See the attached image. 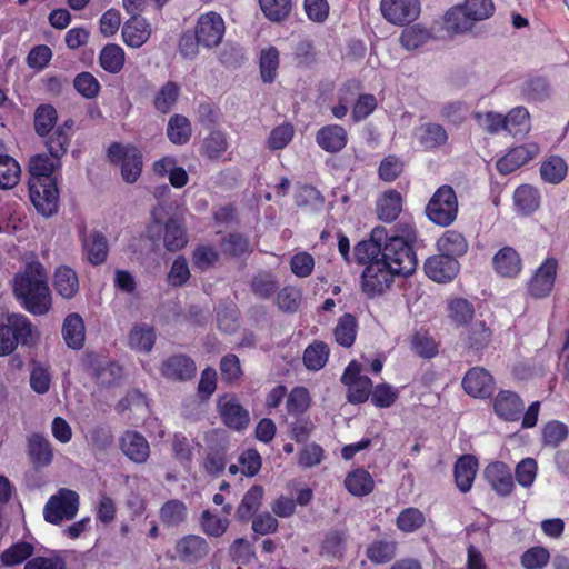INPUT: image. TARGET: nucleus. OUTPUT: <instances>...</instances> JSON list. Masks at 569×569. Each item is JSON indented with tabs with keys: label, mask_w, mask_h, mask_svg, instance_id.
<instances>
[{
	"label": "nucleus",
	"mask_w": 569,
	"mask_h": 569,
	"mask_svg": "<svg viewBox=\"0 0 569 569\" xmlns=\"http://www.w3.org/2000/svg\"><path fill=\"white\" fill-rule=\"evenodd\" d=\"M38 339L39 331L27 316L12 312L0 319V357L12 355L19 345L33 347Z\"/></svg>",
	"instance_id": "obj_4"
},
{
	"label": "nucleus",
	"mask_w": 569,
	"mask_h": 569,
	"mask_svg": "<svg viewBox=\"0 0 569 569\" xmlns=\"http://www.w3.org/2000/svg\"><path fill=\"white\" fill-rule=\"evenodd\" d=\"M410 350L421 359L430 360L438 356L439 343L431 333L423 328L415 330L409 337Z\"/></svg>",
	"instance_id": "obj_38"
},
{
	"label": "nucleus",
	"mask_w": 569,
	"mask_h": 569,
	"mask_svg": "<svg viewBox=\"0 0 569 569\" xmlns=\"http://www.w3.org/2000/svg\"><path fill=\"white\" fill-rule=\"evenodd\" d=\"M61 159L42 153L29 161V197L38 213L47 218L59 209V188L53 172L61 167Z\"/></svg>",
	"instance_id": "obj_1"
},
{
	"label": "nucleus",
	"mask_w": 569,
	"mask_h": 569,
	"mask_svg": "<svg viewBox=\"0 0 569 569\" xmlns=\"http://www.w3.org/2000/svg\"><path fill=\"white\" fill-rule=\"evenodd\" d=\"M264 18L271 22L286 21L292 11V0H258Z\"/></svg>",
	"instance_id": "obj_57"
},
{
	"label": "nucleus",
	"mask_w": 569,
	"mask_h": 569,
	"mask_svg": "<svg viewBox=\"0 0 569 569\" xmlns=\"http://www.w3.org/2000/svg\"><path fill=\"white\" fill-rule=\"evenodd\" d=\"M492 267L501 277L516 278L522 270V259L515 248L506 246L493 256Z\"/></svg>",
	"instance_id": "obj_26"
},
{
	"label": "nucleus",
	"mask_w": 569,
	"mask_h": 569,
	"mask_svg": "<svg viewBox=\"0 0 569 569\" xmlns=\"http://www.w3.org/2000/svg\"><path fill=\"white\" fill-rule=\"evenodd\" d=\"M478 470V459L473 455L460 456L453 467L457 488L467 493L471 490Z\"/></svg>",
	"instance_id": "obj_31"
},
{
	"label": "nucleus",
	"mask_w": 569,
	"mask_h": 569,
	"mask_svg": "<svg viewBox=\"0 0 569 569\" xmlns=\"http://www.w3.org/2000/svg\"><path fill=\"white\" fill-rule=\"evenodd\" d=\"M569 436L568 426L559 420L546 422L541 430V441L545 447L557 448Z\"/></svg>",
	"instance_id": "obj_62"
},
{
	"label": "nucleus",
	"mask_w": 569,
	"mask_h": 569,
	"mask_svg": "<svg viewBox=\"0 0 569 569\" xmlns=\"http://www.w3.org/2000/svg\"><path fill=\"white\" fill-rule=\"evenodd\" d=\"M417 239L418 231L412 221L397 222L391 232L387 230L386 241L382 246V257L380 258L399 276L408 277L412 274L418 266L415 250Z\"/></svg>",
	"instance_id": "obj_3"
},
{
	"label": "nucleus",
	"mask_w": 569,
	"mask_h": 569,
	"mask_svg": "<svg viewBox=\"0 0 569 569\" xmlns=\"http://www.w3.org/2000/svg\"><path fill=\"white\" fill-rule=\"evenodd\" d=\"M492 340V330L485 321H477L469 326L462 337L465 347L479 352L486 349Z\"/></svg>",
	"instance_id": "obj_39"
},
{
	"label": "nucleus",
	"mask_w": 569,
	"mask_h": 569,
	"mask_svg": "<svg viewBox=\"0 0 569 569\" xmlns=\"http://www.w3.org/2000/svg\"><path fill=\"white\" fill-rule=\"evenodd\" d=\"M201 531L209 538L222 537L230 527V520L227 517H220L211 510H203L199 517Z\"/></svg>",
	"instance_id": "obj_46"
},
{
	"label": "nucleus",
	"mask_w": 569,
	"mask_h": 569,
	"mask_svg": "<svg viewBox=\"0 0 569 569\" xmlns=\"http://www.w3.org/2000/svg\"><path fill=\"white\" fill-rule=\"evenodd\" d=\"M192 136V127L189 119L176 113L170 117L167 126V137L173 144L183 146Z\"/></svg>",
	"instance_id": "obj_45"
},
{
	"label": "nucleus",
	"mask_w": 569,
	"mask_h": 569,
	"mask_svg": "<svg viewBox=\"0 0 569 569\" xmlns=\"http://www.w3.org/2000/svg\"><path fill=\"white\" fill-rule=\"evenodd\" d=\"M568 170V163L561 156L550 154L540 163L539 173L543 182L557 186L565 181Z\"/></svg>",
	"instance_id": "obj_35"
},
{
	"label": "nucleus",
	"mask_w": 569,
	"mask_h": 569,
	"mask_svg": "<svg viewBox=\"0 0 569 569\" xmlns=\"http://www.w3.org/2000/svg\"><path fill=\"white\" fill-rule=\"evenodd\" d=\"M170 442L173 459L182 467L189 468L193 459L194 441L182 432H174Z\"/></svg>",
	"instance_id": "obj_51"
},
{
	"label": "nucleus",
	"mask_w": 569,
	"mask_h": 569,
	"mask_svg": "<svg viewBox=\"0 0 569 569\" xmlns=\"http://www.w3.org/2000/svg\"><path fill=\"white\" fill-rule=\"evenodd\" d=\"M151 36L150 24L146 19L132 17L128 19L122 27V38L124 43L131 48L142 47Z\"/></svg>",
	"instance_id": "obj_34"
},
{
	"label": "nucleus",
	"mask_w": 569,
	"mask_h": 569,
	"mask_svg": "<svg viewBox=\"0 0 569 569\" xmlns=\"http://www.w3.org/2000/svg\"><path fill=\"white\" fill-rule=\"evenodd\" d=\"M27 451L36 468L48 467L53 460V449L50 441L41 433H31L27 439Z\"/></svg>",
	"instance_id": "obj_29"
},
{
	"label": "nucleus",
	"mask_w": 569,
	"mask_h": 569,
	"mask_svg": "<svg viewBox=\"0 0 569 569\" xmlns=\"http://www.w3.org/2000/svg\"><path fill=\"white\" fill-rule=\"evenodd\" d=\"M161 376L174 382L190 381L196 377V361L186 353H174L162 360L160 365Z\"/></svg>",
	"instance_id": "obj_18"
},
{
	"label": "nucleus",
	"mask_w": 569,
	"mask_h": 569,
	"mask_svg": "<svg viewBox=\"0 0 569 569\" xmlns=\"http://www.w3.org/2000/svg\"><path fill=\"white\" fill-rule=\"evenodd\" d=\"M346 489L356 497H363L375 489L372 476L363 468L351 470L345 479Z\"/></svg>",
	"instance_id": "obj_42"
},
{
	"label": "nucleus",
	"mask_w": 569,
	"mask_h": 569,
	"mask_svg": "<svg viewBox=\"0 0 569 569\" xmlns=\"http://www.w3.org/2000/svg\"><path fill=\"white\" fill-rule=\"evenodd\" d=\"M492 0H466L462 6L449 9L445 14L447 30L462 33L472 29L477 21L486 20L493 14Z\"/></svg>",
	"instance_id": "obj_5"
},
{
	"label": "nucleus",
	"mask_w": 569,
	"mask_h": 569,
	"mask_svg": "<svg viewBox=\"0 0 569 569\" xmlns=\"http://www.w3.org/2000/svg\"><path fill=\"white\" fill-rule=\"evenodd\" d=\"M485 480L499 497H508L515 490L510 467L503 461H492L483 470Z\"/></svg>",
	"instance_id": "obj_23"
},
{
	"label": "nucleus",
	"mask_w": 569,
	"mask_h": 569,
	"mask_svg": "<svg viewBox=\"0 0 569 569\" xmlns=\"http://www.w3.org/2000/svg\"><path fill=\"white\" fill-rule=\"evenodd\" d=\"M380 10L387 21L403 26L418 18L420 3L419 0H381Z\"/></svg>",
	"instance_id": "obj_20"
},
{
	"label": "nucleus",
	"mask_w": 569,
	"mask_h": 569,
	"mask_svg": "<svg viewBox=\"0 0 569 569\" xmlns=\"http://www.w3.org/2000/svg\"><path fill=\"white\" fill-rule=\"evenodd\" d=\"M493 413L505 422H517L525 410V401L513 390L500 389L491 397Z\"/></svg>",
	"instance_id": "obj_15"
},
{
	"label": "nucleus",
	"mask_w": 569,
	"mask_h": 569,
	"mask_svg": "<svg viewBox=\"0 0 569 569\" xmlns=\"http://www.w3.org/2000/svg\"><path fill=\"white\" fill-rule=\"evenodd\" d=\"M86 372L100 387L118 385L123 376V367L97 352H87L83 358Z\"/></svg>",
	"instance_id": "obj_9"
},
{
	"label": "nucleus",
	"mask_w": 569,
	"mask_h": 569,
	"mask_svg": "<svg viewBox=\"0 0 569 569\" xmlns=\"http://www.w3.org/2000/svg\"><path fill=\"white\" fill-rule=\"evenodd\" d=\"M530 127V114L527 108L515 107L506 114V131L511 136L526 134Z\"/></svg>",
	"instance_id": "obj_58"
},
{
	"label": "nucleus",
	"mask_w": 569,
	"mask_h": 569,
	"mask_svg": "<svg viewBox=\"0 0 569 569\" xmlns=\"http://www.w3.org/2000/svg\"><path fill=\"white\" fill-rule=\"evenodd\" d=\"M79 237L81 239L82 250L87 260L92 266H100L104 263L109 253V244L103 233L94 230L88 236L86 228H82Z\"/></svg>",
	"instance_id": "obj_24"
},
{
	"label": "nucleus",
	"mask_w": 569,
	"mask_h": 569,
	"mask_svg": "<svg viewBox=\"0 0 569 569\" xmlns=\"http://www.w3.org/2000/svg\"><path fill=\"white\" fill-rule=\"evenodd\" d=\"M431 38V32L421 24L407 26L400 33V44L408 51H413L426 44Z\"/></svg>",
	"instance_id": "obj_54"
},
{
	"label": "nucleus",
	"mask_w": 569,
	"mask_h": 569,
	"mask_svg": "<svg viewBox=\"0 0 569 569\" xmlns=\"http://www.w3.org/2000/svg\"><path fill=\"white\" fill-rule=\"evenodd\" d=\"M264 489L261 485H253L243 495L236 509V519L241 523L249 522L261 507Z\"/></svg>",
	"instance_id": "obj_33"
},
{
	"label": "nucleus",
	"mask_w": 569,
	"mask_h": 569,
	"mask_svg": "<svg viewBox=\"0 0 569 569\" xmlns=\"http://www.w3.org/2000/svg\"><path fill=\"white\" fill-rule=\"evenodd\" d=\"M347 533L331 530L321 542L320 555L328 560L342 559L346 551Z\"/></svg>",
	"instance_id": "obj_47"
},
{
	"label": "nucleus",
	"mask_w": 569,
	"mask_h": 569,
	"mask_svg": "<svg viewBox=\"0 0 569 569\" xmlns=\"http://www.w3.org/2000/svg\"><path fill=\"white\" fill-rule=\"evenodd\" d=\"M330 355L328 345L321 340H315L303 352V363L309 370L318 371L322 369Z\"/></svg>",
	"instance_id": "obj_55"
},
{
	"label": "nucleus",
	"mask_w": 569,
	"mask_h": 569,
	"mask_svg": "<svg viewBox=\"0 0 569 569\" xmlns=\"http://www.w3.org/2000/svg\"><path fill=\"white\" fill-rule=\"evenodd\" d=\"M33 552L32 543L28 541L14 542L0 555V561L4 567H14L28 560Z\"/></svg>",
	"instance_id": "obj_59"
},
{
	"label": "nucleus",
	"mask_w": 569,
	"mask_h": 569,
	"mask_svg": "<svg viewBox=\"0 0 569 569\" xmlns=\"http://www.w3.org/2000/svg\"><path fill=\"white\" fill-rule=\"evenodd\" d=\"M403 198L396 189L386 190L376 202V213L386 223L395 222L402 211Z\"/></svg>",
	"instance_id": "obj_28"
},
{
	"label": "nucleus",
	"mask_w": 569,
	"mask_h": 569,
	"mask_svg": "<svg viewBox=\"0 0 569 569\" xmlns=\"http://www.w3.org/2000/svg\"><path fill=\"white\" fill-rule=\"evenodd\" d=\"M280 64L279 50L270 46L267 49L261 50L259 58L260 76L264 83H272L278 74Z\"/></svg>",
	"instance_id": "obj_52"
},
{
	"label": "nucleus",
	"mask_w": 569,
	"mask_h": 569,
	"mask_svg": "<svg viewBox=\"0 0 569 569\" xmlns=\"http://www.w3.org/2000/svg\"><path fill=\"white\" fill-rule=\"evenodd\" d=\"M79 510V495L67 488H61L52 495L44 505L43 518L48 523L60 525L71 520Z\"/></svg>",
	"instance_id": "obj_10"
},
{
	"label": "nucleus",
	"mask_w": 569,
	"mask_h": 569,
	"mask_svg": "<svg viewBox=\"0 0 569 569\" xmlns=\"http://www.w3.org/2000/svg\"><path fill=\"white\" fill-rule=\"evenodd\" d=\"M558 268L556 257L549 256L543 259L526 282L527 293L533 299L549 297L555 288Z\"/></svg>",
	"instance_id": "obj_12"
},
{
	"label": "nucleus",
	"mask_w": 569,
	"mask_h": 569,
	"mask_svg": "<svg viewBox=\"0 0 569 569\" xmlns=\"http://www.w3.org/2000/svg\"><path fill=\"white\" fill-rule=\"evenodd\" d=\"M228 148L229 141L227 132L213 129L203 140L202 154L210 160H218Z\"/></svg>",
	"instance_id": "obj_56"
},
{
	"label": "nucleus",
	"mask_w": 569,
	"mask_h": 569,
	"mask_svg": "<svg viewBox=\"0 0 569 569\" xmlns=\"http://www.w3.org/2000/svg\"><path fill=\"white\" fill-rule=\"evenodd\" d=\"M426 517L421 510L415 507L402 509L397 519L396 526L403 533H412L423 527Z\"/></svg>",
	"instance_id": "obj_63"
},
{
	"label": "nucleus",
	"mask_w": 569,
	"mask_h": 569,
	"mask_svg": "<svg viewBox=\"0 0 569 569\" xmlns=\"http://www.w3.org/2000/svg\"><path fill=\"white\" fill-rule=\"evenodd\" d=\"M74 126V121L72 119H67L62 122V124L58 126L51 136L46 140V147L53 158H62L67 154L71 137L72 129Z\"/></svg>",
	"instance_id": "obj_32"
},
{
	"label": "nucleus",
	"mask_w": 569,
	"mask_h": 569,
	"mask_svg": "<svg viewBox=\"0 0 569 569\" xmlns=\"http://www.w3.org/2000/svg\"><path fill=\"white\" fill-rule=\"evenodd\" d=\"M221 380L227 386H236L240 382L243 370L240 359L234 353H227L220 359L219 363Z\"/></svg>",
	"instance_id": "obj_60"
},
{
	"label": "nucleus",
	"mask_w": 569,
	"mask_h": 569,
	"mask_svg": "<svg viewBox=\"0 0 569 569\" xmlns=\"http://www.w3.org/2000/svg\"><path fill=\"white\" fill-rule=\"evenodd\" d=\"M399 276L395 272L389 264L379 258L366 266L361 274V288L363 293L369 298H375L382 295L391 287L395 277Z\"/></svg>",
	"instance_id": "obj_11"
},
{
	"label": "nucleus",
	"mask_w": 569,
	"mask_h": 569,
	"mask_svg": "<svg viewBox=\"0 0 569 569\" xmlns=\"http://www.w3.org/2000/svg\"><path fill=\"white\" fill-rule=\"evenodd\" d=\"M316 143L320 149L328 153H338L342 151L348 143L347 130L336 123L322 126L315 137Z\"/></svg>",
	"instance_id": "obj_25"
},
{
	"label": "nucleus",
	"mask_w": 569,
	"mask_h": 569,
	"mask_svg": "<svg viewBox=\"0 0 569 569\" xmlns=\"http://www.w3.org/2000/svg\"><path fill=\"white\" fill-rule=\"evenodd\" d=\"M358 332V320L350 313H343L339 319L333 329V336L336 342L345 348H350L356 340Z\"/></svg>",
	"instance_id": "obj_44"
},
{
	"label": "nucleus",
	"mask_w": 569,
	"mask_h": 569,
	"mask_svg": "<svg viewBox=\"0 0 569 569\" xmlns=\"http://www.w3.org/2000/svg\"><path fill=\"white\" fill-rule=\"evenodd\" d=\"M387 229L382 226L375 227L368 239L359 241L353 248L352 261L368 266L373 260L382 257V246L386 241Z\"/></svg>",
	"instance_id": "obj_21"
},
{
	"label": "nucleus",
	"mask_w": 569,
	"mask_h": 569,
	"mask_svg": "<svg viewBox=\"0 0 569 569\" xmlns=\"http://www.w3.org/2000/svg\"><path fill=\"white\" fill-rule=\"evenodd\" d=\"M448 138L447 130L439 123L428 122L419 128L418 141L425 150L432 151L445 146Z\"/></svg>",
	"instance_id": "obj_41"
},
{
	"label": "nucleus",
	"mask_w": 569,
	"mask_h": 569,
	"mask_svg": "<svg viewBox=\"0 0 569 569\" xmlns=\"http://www.w3.org/2000/svg\"><path fill=\"white\" fill-rule=\"evenodd\" d=\"M174 552L181 563L198 565L208 557L210 546L207 539L199 535H186L177 540Z\"/></svg>",
	"instance_id": "obj_19"
},
{
	"label": "nucleus",
	"mask_w": 569,
	"mask_h": 569,
	"mask_svg": "<svg viewBox=\"0 0 569 569\" xmlns=\"http://www.w3.org/2000/svg\"><path fill=\"white\" fill-rule=\"evenodd\" d=\"M436 248L438 252L452 256L458 260L468 252L469 243L462 232L449 229L439 237Z\"/></svg>",
	"instance_id": "obj_36"
},
{
	"label": "nucleus",
	"mask_w": 569,
	"mask_h": 569,
	"mask_svg": "<svg viewBox=\"0 0 569 569\" xmlns=\"http://www.w3.org/2000/svg\"><path fill=\"white\" fill-rule=\"evenodd\" d=\"M58 121L57 109L49 103L37 107L33 118L34 131L40 137H47L54 128Z\"/></svg>",
	"instance_id": "obj_49"
},
{
	"label": "nucleus",
	"mask_w": 569,
	"mask_h": 569,
	"mask_svg": "<svg viewBox=\"0 0 569 569\" xmlns=\"http://www.w3.org/2000/svg\"><path fill=\"white\" fill-rule=\"evenodd\" d=\"M61 333L69 348L80 350L86 339L84 322L81 316L76 312L69 313L63 320Z\"/></svg>",
	"instance_id": "obj_37"
},
{
	"label": "nucleus",
	"mask_w": 569,
	"mask_h": 569,
	"mask_svg": "<svg viewBox=\"0 0 569 569\" xmlns=\"http://www.w3.org/2000/svg\"><path fill=\"white\" fill-rule=\"evenodd\" d=\"M107 157L113 164H120L121 177L127 183H134L141 176L143 157L139 148L133 144L112 142Z\"/></svg>",
	"instance_id": "obj_8"
},
{
	"label": "nucleus",
	"mask_w": 569,
	"mask_h": 569,
	"mask_svg": "<svg viewBox=\"0 0 569 569\" xmlns=\"http://www.w3.org/2000/svg\"><path fill=\"white\" fill-rule=\"evenodd\" d=\"M52 286L58 296L70 300L79 292V278L69 266L62 264L56 268L52 277Z\"/></svg>",
	"instance_id": "obj_30"
},
{
	"label": "nucleus",
	"mask_w": 569,
	"mask_h": 569,
	"mask_svg": "<svg viewBox=\"0 0 569 569\" xmlns=\"http://www.w3.org/2000/svg\"><path fill=\"white\" fill-rule=\"evenodd\" d=\"M539 153L540 146L533 141L515 146L497 160L496 169L502 176L510 174L529 163Z\"/></svg>",
	"instance_id": "obj_14"
},
{
	"label": "nucleus",
	"mask_w": 569,
	"mask_h": 569,
	"mask_svg": "<svg viewBox=\"0 0 569 569\" xmlns=\"http://www.w3.org/2000/svg\"><path fill=\"white\" fill-rule=\"evenodd\" d=\"M217 408L222 422L228 428L241 431L249 426L250 413L234 395L221 396L218 399Z\"/></svg>",
	"instance_id": "obj_17"
},
{
	"label": "nucleus",
	"mask_w": 569,
	"mask_h": 569,
	"mask_svg": "<svg viewBox=\"0 0 569 569\" xmlns=\"http://www.w3.org/2000/svg\"><path fill=\"white\" fill-rule=\"evenodd\" d=\"M12 290L21 307L33 316H44L52 309L48 273L37 260L28 262L16 273Z\"/></svg>",
	"instance_id": "obj_2"
},
{
	"label": "nucleus",
	"mask_w": 569,
	"mask_h": 569,
	"mask_svg": "<svg viewBox=\"0 0 569 569\" xmlns=\"http://www.w3.org/2000/svg\"><path fill=\"white\" fill-rule=\"evenodd\" d=\"M180 96V87L174 81H167L153 98V107L160 113H169L176 106Z\"/></svg>",
	"instance_id": "obj_50"
},
{
	"label": "nucleus",
	"mask_w": 569,
	"mask_h": 569,
	"mask_svg": "<svg viewBox=\"0 0 569 569\" xmlns=\"http://www.w3.org/2000/svg\"><path fill=\"white\" fill-rule=\"evenodd\" d=\"M513 200L522 213L530 214L540 206V193L537 188L530 184H521L515 190Z\"/></svg>",
	"instance_id": "obj_53"
},
{
	"label": "nucleus",
	"mask_w": 569,
	"mask_h": 569,
	"mask_svg": "<svg viewBox=\"0 0 569 569\" xmlns=\"http://www.w3.org/2000/svg\"><path fill=\"white\" fill-rule=\"evenodd\" d=\"M448 312L451 321L457 327H461L468 325L472 320L475 316V308L473 305L465 298H453L449 301Z\"/></svg>",
	"instance_id": "obj_64"
},
{
	"label": "nucleus",
	"mask_w": 569,
	"mask_h": 569,
	"mask_svg": "<svg viewBox=\"0 0 569 569\" xmlns=\"http://www.w3.org/2000/svg\"><path fill=\"white\" fill-rule=\"evenodd\" d=\"M224 31L226 26L222 17L214 11H209L198 18L194 34L202 47L211 49L221 43Z\"/></svg>",
	"instance_id": "obj_13"
},
{
	"label": "nucleus",
	"mask_w": 569,
	"mask_h": 569,
	"mask_svg": "<svg viewBox=\"0 0 569 569\" xmlns=\"http://www.w3.org/2000/svg\"><path fill=\"white\" fill-rule=\"evenodd\" d=\"M398 543L393 539H377L366 549V557L373 565H386L397 555Z\"/></svg>",
	"instance_id": "obj_40"
},
{
	"label": "nucleus",
	"mask_w": 569,
	"mask_h": 569,
	"mask_svg": "<svg viewBox=\"0 0 569 569\" xmlns=\"http://www.w3.org/2000/svg\"><path fill=\"white\" fill-rule=\"evenodd\" d=\"M120 448L136 463L146 462L150 456L149 443L138 431L127 430L120 438Z\"/></svg>",
	"instance_id": "obj_27"
},
{
	"label": "nucleus",
	"mask_w": 569,
	"mask_h": 569,
	"mask_svg": "<svg viewBox=\"0 0 569 569\" xmlns=\"http://www.w3.org/2000/svg\"><path fill=\"white\" fill-rule=\"evenodd\" d=\"M156 342V332L152 327L136 325L129 332L128 345L132 350L148 353Z\"/></svg>",
	"instance_id": "obj_48"
},
{
	"label": "nucleus",
	"mask_w": 569,
	"mask_h": 569,
	"mask_svg": "<svg viewBox=\"0 0 569 569\" xmlns=\"http://www.w3.org/2000/svg\"><path fill=\"white\" fill-rule=\"evenodd\" d=\"M98 61L106 72L117 74L124 67V50L119 44L108 43L101 49Z\"/></svg>",
	"instance_id": "obj_43"
},
{
	"label": "nucleus",
	"mask_w": 569,
	"mask_h": 569,
	"mask_svg": "<svg viewBox=\"0 0 569 569\" xmlns=\"http://www.w3.org/2000/svg\"><path fill=\"white\" fill-rule=\"evenodd\" d=\"M458 211V198L453 188L449 184L440 186L433 192L425 209L429 221L442 228H447L456 221Z\"/></svg>",
	"instance_id": "obj_7"
},
{
	"label": "nucleus",
	"mask_w": 569,
	"mask_h": 569,
	"mask_svg": "<svg viewBox=\"0 0 569 569\" xmlns=\"http://www.w3.org/2000/svg\"><path fill=\"white\" fill-rule=\"evenodd\" d=\"M461 386L467 395L478 399H488L493 395L495 379L485 368L472 367L465 373Z\"/></svg>",
	"instance_id": "obj_22"
},
{
	"label": "nucleus",
	"mask_w": 569,
	"mask_h": 569,
	"mask_svg": "<svg viewBox=\"0 0 569 569\" xmlns=\"http://www.w3.org/2000/svg\"><path fill=\"white\" fill-rule=\"evenodd\" d=\"M161 208H154L151 211V222L147 228L150 236L163 234V246L170 252H177L183 249L188 243V230L184 219L174 213L164 222L160 219Z\"/></svg>",
	"instance_id": "obj_6"
},
{
	"label": "nucleus",
	"mask_w": 569,
	"mask_h": 569,
	"mask_svg": "<svg viewBox=\"0 0 569 569\" xmlns=\"http://www.w3.org/2000/svg\"><path fill=\"white\" fill-rule=\"evenodd\" d=\"M21 168L18 161L8 154H0V189H12L20 180Z\"/></svg>",
	"instance_id": "obj_61"
},
{
	"label": "nucleus",
	"mask_w": 569,
	"mask_h": 569,
	"mask_svg": "<svg viewBox=\"0 0 569 569\" xmlns=\"http://www.w3.org/2000/svg\"><path fill=\"white\" fill-rule=\"evenodd\" d=\"M459 270V261L443 252L428 257L423 263L426 276L438 283L451 282L458 276Z\"/></svg>",
	"instance_id": "obj_16"
}]
</instances>
